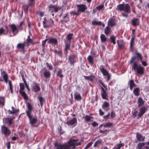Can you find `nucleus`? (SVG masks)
Masks as SVG:
<instances>
[{
	"instance_id": "obj_1",
	"label": "nucleus",
	"mask_w": 149,
	"mask_h": 149,
	"mask_svg": "<svg viewBox=\"0 0 149 149\" xmlns=\"http://www.w3.org/2000/svg\"><path fill=\"white\" fill-rule=\"evenodd\" d=\"M137 56H134L131 58L130 61L131 64L132 70H134L136 74H142L144 73V69L141 66L139 62L140 59L142 60V57L141 54L137 52H136Z\"/></svg>"
},
{
	"instance_id": "obj_2",
	"label": "nucleus",
	"mask_w": 149,
	"mask_h": 149,
	"mask_svg": "<svg viewBox=\"0 0 149 149\" xmlns=\"http://www.w3.org/2000/svg\"><path fill=\"white\" fill-rule=\"evenodd\" d=\"M78 139H71L67 143L57 146L56 149H75V146L81 145V142H77Z\"/></svg>"
},
{
	"instance_id": "obj_3",
	"label": "nucleus",
	"mask_w": 149,
	"mask_h": 149,
	"mask_svg": "<svg viewBox=\"0 0 149 149\" xmlns=\"http://www.w3.org/2000/svg\"><path fill=\"white\" fill-rule=\"evenodd\" d=\"M32 109V106L31 104L29 103H28L27 109L26 112V115L29 118L30 123L32 126L34 127V124L37 122V120L36 117H33L31 115Z\"/></svg>"
},
{
	"instance_id": "obj_4",
	"label": "nucleus",
	"mask_w": 149,
	"mask_h": 149,
	"mask_svg": "<svg viewBox=\"0 0 149 149\" xmlns=\"http://www.w3.org/2000/svg\"><path fill=\"white\" fill-rule=\"evenodd\" d=\"M117 8L120 11H123L127 13L130 12V7L128 4H120L117 6Z\"/></svg>"
},
{
	"instance_id": "obj_5",
	"label": "nucleus",
	"mask_w": 149,
	"mask_h": 149,
	"mask_svg": "<svg viewBox=\"0 0 149 149\" xmlns=\"http://www.w3.org/2000/svg\"><path fill=\"white\" fill-rule=\"evenodd\" d=\"M10 30L8 31L7 34L10 37L15 36L18 33V30L15 24H11L10 26Z\"/></svg>"
},
{
	"instance_id": "obj_6",
	"label": "nucleus",
	"mask_w": 149,
	"mask_h": 149,
	"mask_svg": "<svg viewBox=\"0 0 149 149\" xmlns=\"http://www.w3.org/2000/svg\"><path fill=\"white\" fill-rule=\"evenodd\" d=\"M77 123V119L74 117L67 121L66 124L69 127H74L76 125Z\"/></svg>"
},
{
	"instance_id": "obj_7",
	"label": "nucleus",
	"mask_w": 149,
	"mask_h": 149,
	"mask_svg": "<svg viewBox=\"0 0 149 149\" xmlns=\"http://www.w3.org/2000/svg\"><path fill=\"white\" fill-rule=\"evenodd\" d=\"M149 142L140 143L138 144L137 149H149Z\"/></svg>"
},
{
	"instance_id": "obj_8",
	"label": "nucleus",
	"mask_w": 149,
	"mask_h": 149,
	"mask_svg": "<svg viewBox=\"0 0 149 149\" xmlns=\"http://www.w3.org/2000/svg\"><path fill=\"white\" fill-rule=\"evenodd\" d=\"M1 130L2 134H4L6 136H8L10 133V130L7 127L3 125L2 126Z\"/></svg>"
},
{
	"instance_id": "obj_9",
	"label": "nucleus",
	"mask_w": 149,
	"mask_h": 149,
	"mask_svg": "<svg viewBox=\"0 0 149 149\" xmlns=\"http://www.w3.org/2000/svg\"><path fill=\"white\" fill-rule=\"evenodd\" d=\"M44 21H43L42 23L43 27L44 28H46L50 27L54 24V22L52 19H50L49 22V24H46L45 23L47 22V19L46 18H44Z\"/></svg>"
},
{
	"instance_id": "obj_10",
	"label": "nucleus",
	"mask_w": 149,
	"mask_h": 149,
	"mask_svg": "<svg viewBox=\"0 0 149 149\" xmlns=\"http://www.w3.org/2000/svg\"><path fill=\"white\" fill-rule=\"evenodd\" d=\"M77 11L79 12H84L86 9V7L84 4L77 5Z\"/></svg>"
},
{
	"instance_id": "obj_11",
	"label": "nucleus",
	"mask_w": 149,
	"mask_h": 149,
	"mask_svg": "<svg viewBox=\"0 0 149 149\" xmlns=\"http://www.w3.org/2000/svg\"><path fill=\"white\" fill-rule=\"evenodd\" d=\"M147 109V108L145 107H143L141 108L139 110L138 117H141L145 113Z\"/></svg>"
},
{
	"instance_id": "obj_12",
	"label": "nucleus",
	"mask_w": 149,
	"mask_h": 149,
	"mask_svg": "<svg viewBox=\"0 0 149 149\" xmlns=\"http://www.w3.org/2000/svg\"><path fill=\"white\" fill-rule=\"evenodd\" d=\"M48 8L50 11L52 12L54 11L55 12H57L59 9V7L57 6L51 4L49 5Z\"/></svg>"
},
{
	"instance_id": "obj_13",
	"label": "nucleus",
	"mask_w": 149,
	"mask_h": 149,
	"mask_svg": "<svg viewBox=\"0 0 149 149\" xmlns=\"http://www.w3.org/2000/svg\"><path fill=\"white\" fill-rule=\"evenodd\" d=\"M76 61V57L74 55H70L69 58V62L71 65H73Z\"/></svg>"
},
{
	"instance_id": "obj_14",
	"label": "nucleus",
	"mask_w": 149,
	"mask_h": 149,
	"mask_svg": "<svg viewBox=\"0 0 149 149\" xmlns=\"http://www.w3.org/2000/svg\"><path fill=\"white\" fill-rule=\"evenodd\" d=\"M25 44L26 45L27 47H28L30 45L33 43V40L30 38V36H28L25 42Z\"/></svg>"
},
{
	"instance_id": "obj_15",
	"label": "nucleus",
	"mask_w": 149,
	"mask_h": 149,
	"mask_svg": "<svg viewBox=\"0 0 149 149\" xmlns=\"http://www.w3.org/2000/svg\"><path fill=\"white\" fill-rule=\"evenodd\" d=\"M48 43L54 45H56L58 44V41L56 39L53 38H51L48 40Z\"/></svg>"
},
{
	"instance_id": "obj_16",
	"label": "nucleus",
	"mask_w": 149,
	"mask_h": 149,
	"mask_svg": "<svg viewBox=\"0 0 149 149\" xmlns=\"http://www.w3.org/2000/svg\"><path fill=\"white\" fill-rule=\"evenodd\" d=\"M26 45V44L25 42L24 43H19L17 45V47L18 49H21L23 52H24L26 51L24 49V47Z\"/></svg>"
},
{
	"instance_id": "obj_17",
	"label": "nucleus",
	"mask_w": 149,
	"mask_h": 149,
	"mask_svg": "<svg viewBox=\"0 0 149 149\" xmlns=\"http://www.w3.org/2000/svg\"><path fill=\"white\" fill-rule=\"evenodd\" d=\"M99 69L100 71L103 74V76H106V75L109 73L105 69L103 65H100L99 68Z\"/></svg>"
},
{
	"instance_id": "obj_18",
	"label": "nucleus",
	"mask_w": 149,
	"mask_h": 149,
	"mask_svg": "<svg viewBox=\"0 0 149 149\" xmlns=\"http://www.w3.org/2000/svg\"><path fill=\"white\" fill-rule=\"evenodd\" d=\"M109 104L106 102H104L102 105V108L106 111H108L109 110Z\"/></svg>"
},
{
	"instance_id": "obj_19",
	"label": "nucleus",
	"mask_w": 149,
	"mask_h": 149,
	"mask_svg": "<svg viewBox=\"0 0 149 149\" xmlns=\"http://www.w3.org/2000/svg\"><path fill=\"white\" fill-rule=\"evenodd\" d=\"M116 22L114 19L110 18L108 22V25L111 26H114L116 24Z\"/></svg>"
},
{
	"instance_id": "obj_20",
	"label": "nucleus",
	"mask_w": 149,
	"mask_h": 149,
	"mask_svg": "<svg viewBox=\"0 0 149 149\" xmlns=\"http://www.w3.org/2000/svg\"><path fill=\"white\" fill-rule=\"evenodd\" d=\"M1 75H2V76L4 80V81L7 84L8 81V78L7 74L6 72L4 71L1 72Z\"/></svg>"
},
{
	"instance_id": "obj_21",
	"label": "nucleus",
	"mask_w": 149,
	"mask_h": 149,
	"mask_svg": "<svg viewBox=\"0 0 149 149\" xmlns=\"http://www.w3.org/2000/svg\"><path fill=\"white\" fill-rule=\"evenodd\" d=\"M101 89L102 90L101 95L102 98L103 99L107 100V94L106 91L103 87L101 88Z\"/></svg>"
},
{
	"instance_id": "obj_22",
	"label": "nucleus",
	"mask_w": 149,
	"mask_h": 149,
	"mask_svg": "<svg viewBox=\"0 0 149 149\" xmlns=\"http://www.w3.org/2000/svg\"><path fill=\"white\" fill-rule=\"evenodd\" d=\"M136 137L137 140L139 141H144L145 139V137L143 136L139 133H136Z\"/></svg>"
},
{
	"instance_id": "obj_23",
	"label": "nucleus",
	"mask_w": 149,
	"mask_h": 149,
	"mask_svg": "<svg viewBox=\"0 0 149 149\" xmlns=\"http://www.w3.org/2000/svg\"><path fill=\"white\" fill-rule=\"evenodd\" d=\"M128 84L130 85V90L132 91L133 88L136 85L134 83L133 80H131L129 81Z\"/></svg>"
},
{
	"instance_id": "obj_24",
	"label": "nucleus",
	"mask_w": 149,
	"mask_h": 149,
	"mask_svg": "<svg viewBox=\"0 0 149 149\" xmlns=\"http://www.w3.org/2000/svg\"><path fill=\"white\" fill-rule=\"evenodd\" d=\"M137 104H138V106L139 107H140L143 105L144 102L141 97H139L138 100Z\"/></svg>"
},
{
	"instance_id": "obj_25",
	"label": "nucleus",
	"mask_w": 149,
	"mask_h": 149,
	"mask_svg": "<svg viewBox=\"0 0 149 149\" xmlns=\"http://www.w3.org/2000/svg\"><path fill=\"white\" fill-rule=\"evenodd\" d=\"M132 25L134 26L138 25L139 24V21L138 19L134 18L132 20Z\"/></svg>"
},
{
	"instance_id": "obj_26",
	"label": "nucleus",
	"mask_w": 149,
	"mask_h": 149,
	"mask_svg": "<svg viewBox=\"0 0 149 149\" xmlns=\"http://www.w3.org/2000/svg\"><path fill=\"white\" fill-rule=\"evenodd\" d=\"M133 92L135 96H138L140 93L139 88L138 87L134 88L133 91Z\"/></svg>"
},
{
	"instance_id": "obj_27",
	"label": "nucleus",
	"mask_w": 149,
	"mask_h": 149,
	"mask_svg": "<svg viewBox=\"0 0 149 149\" xmlns=\"http://www.w3.org/2000/svg\"><path fill=\"white\" fill-rule=\"evenodd\" d=\"M4 121L6 123L8 124V125H10L12 123L13 119L11 118H6Z\"/></svg>"
},
{
	"instance_id": "obj_28",
	"label": "nucleus",
	"mask_w": 149,
	"mask_h": 149,
	"mask_svg": "<svg viewBox=\"0 0 149 149\" xmlns=\"http://www.w3.org/2000/svg\"><path fill=\"white\" fill-rule=\"evenodd\" d=\"M7 29L6 26L2 27L0 29V36L5 34L4 32Z\"/></svg>"
},
{
	"instance_id": "obj_29",
	"label": "nucleus",
	"mask_w": 149,
	"mask_h": 149,
	"mask_svg": "<svg viewBox=\"0 0 149 149\" xmlns=\"http://www.w3.org/2000/svg\"><path fill=\"white\" fill-rule=\"evenodd\" d=\"M74 96L75 99L77 100H79L81 99L80 94L78 92H76L74 94Z\"/></svg>"
},
{
	"instance_id": "obj_30",
	"label": "nucleus",
	"mask_w": 149,
	"mask_h": 149,
	"mask_svg": "<svg viewBox=\"0 0 149 149\" xmlns=\"http://www.w3.org/2000/svg\"><path fill=\"white\" fill-rule=\"evenodd\" d=\"M103 141L102 140L100 139L96 141L94 143V147H96L98 145L102 144Z\"/></svg>"
},
{
	"instance_id": "obj_31",
	"label": "nucleus",
	"mask_w": 149,
	"mask_h": 149,
	"mask_svg": "<svg viewBox=\"0 0 149 149\" xmlns=\"http://www.w3.org/2000/svg\"><path fill=\"white\" fill-rule=\"evenodd\" d=\"M70 45V43H65L64 50L65 52V54H67V51L69 49Z\"/></svg>"
},
{
	"instance_id": "obj_32",
	"label": "nucleus",
	"mask_w": 149,
	"mask_h": 149,
	"mask_svg": "<svg viewBox=\"0 0 149 149\" xmlns=\"http://www.w3.org/2000/svg\"><path fill=\"white\" fill-rule=\"evenodd\" d=\"M134 37H132L131 40L130 42V48L132 50H133V46L134 44Z\"/></svg>"
},
{
	"instance_id": "obj_33",
	"label": "nucleus",
	"mask_w": 149,
	"mask_h": 149,
	"mask_svg": "<svg viewBox=\"0 0 149 149\" xmlns=\"http://www.w3.org/2000/svg\"><path fill=\"white\" fill-rule=\"evenodd\" d=\"M33 89L34 92H37L40 90V88L38 85L35 84V86L33 87Z\"/></svg>"
},
{
	"instance_id": "obj_34",
	"label": "nucleus",
	"mask_w": 149,
	"mask_h": 149,
	"mask_svg": "<svg viewBox=\"0 0 149 149\" xmlns=\"http://www.w3.org/2000/svg\"><path fill=\"white\" fill-rule=\"evenodd\" d=\"M19 93L23 96L24 99L27 100L28 98V96L25 92L23 91H19Z\"/></svg>"
},
{
	"instance_id": "obj_35",
	"label": "nucleus",
	"mask_w": 149,
	"mask_h": 149,
	"mask_svg": "<svg viewBox=\"0 0 149 149\" xmlns=\"http://www.w3.org/2000/svg\"><path fill=\"white\" fill-rule=\"evenodd\" d=\"M117 44L120 48H122L123 47L124 45V43L122 40H119L117 41Z\"/></svg>"
},
{
	"instance_id": "obj_36",
	"label": "nucleus",
	"mask_w": 149,
	"mask_h": 149,
	"mask_svg": "<svg viewBox=\"0 0 149 149\" xmlns=\"http://www.w3.org/2000/svg\"><path fill=\"white\" fill-rule=\"evenodd\" d=\"M57 75L59 77L62 78L63 77L62 74V71L61 69H58L57 73Z\"/></svg>"
},
{
	"instance_id": "obj_37",
	"label": "nucleus",
	"mask_w": 149,
	"mask_h": 149,
	"mask_svg": "<svg viewBox=\"0 0 149 149\" xmlns=\"http://www.w3.org/2000/svg\"><path fill=\"white\" fill-rule=\"evenodd\" d=\"M44 75L46 78H48L50 77L51 73L49 71L46 70L44 72Z\"/></svg>"
},
{
	"instance_id": "obj_38",
	"label": "nucleus",
	"mask_w": 149,
	"mask_h": 149,
	"mask_svg": "<svg viewBox=\"0 0 149 149\" xmlns=\"http://www.w3.org/2000/svg\"><path fill=\"white\" fill-rule=\"evenodd\" d=\"M88 59L90 64L92 65L93 63V57L91 55L89 56L88 57Z\"/></svg>"
},
{
	"instance_id": "obj_39",
	"label": "nucleus",
	"mask_w": 149,
	"mask_h": 149,
	"mask_svg": "<svg viewBox=\"0 0 149 149\" xmlns=\"http://www.w3.org/2000/svg\"><path fill=\"white\" fill-rule=\"evenodd\" d=\"M110 31H111L109 27V26H107L106 27V28L104 30V33H105V34L106 35H107L109 34Z\"/></svg>"
},
{
	"instance_id": "obj_40",
	"label": "nucleus",
	"mask_w": 149,
	"mask_h": 149,
	"mask_svg": "<svg viewBox=\"0 0 149 149\" xmlns=\"http://www.w3.org/2000/svg\"><path fill=\"white\" fill-rule=\"evenodd\" d=\"M84 77L85 79L89 80L91 81H92L94 78V77L93 76H84Z\"/></svg>"
},
{
	"instance_id": "obj_41",
	"label": "nucleus",
	"mask_w": 149,
	"mask_h": 149,
	"mask_svg": "<svg viewBox=\"0 0 149 149\" xmlns=\"http://www.w3.org/2000/svg\"><path fill=\"white\" fill-rule=\"evenodd\" d=\"M100 39L102 42H104L107 41V39L105 36L103 34H102L100 36Z\"/></svg>"
},
{
	"instance_id": "obj_42",
	"label": "nucleus",
	"mask_w": 149,
	"mask_h": 149,
	"mask_svg": "<svg viewBox=\"0 0 149 149\" xmlns=\"http://www.w3.org/2000/svg\"><path fill=\"white\" fill-rule=\"evenodd\" d=\"M68 13H66L65 15L64 16L63 18V20H61V22H64L65 23H66L67 22H68L69 21V18H67V20H66L65 19L68 17Z\"/></svg>"
},
{
	"instance_id": "obj_43",
	"label": "nucleus",
	"mask_w": 149,
	"mask_h": 149,
	"mask_svg": "<svg viewBox=\"0 0 149 149\" xmlns=\"http://www.w3.org/2000/svg\"><path fill=\"white\" fill-rule=\"evenodd\" d=\"M113 125L112 123H107L104 125V127L109 128L111 127Z\"/></svg>"
},
{
	"instance_id": "obj_44",
	"label": "nucleus",
	"mask_w": 149,
	"mask_h": 149,
	"mask_svg": "<svg viewBox=\"0 0 149 149\" xmlns=\"http://www.w3.org/2000/svg\"><path fill=\"white\" fill-rule=\"evenodd\" d=\"M77 11H71L70 12V14L72 15L78 16L80 14Z\"/></svg>"
},
{
	"instance_id": "obj_45",
	"label": "nucleus",
	"mask_w": 149,
	"mask_h": 149,
	"mask_svg": "<svg viewBox=\"0 0 149 149\" xmlns=\"http://www.w3.org/2000/svg\"><path fill=\"white\" fill-rule=\"evenodd\" d=\"M11 108L12 109V111H11L9 110L8 111V113L10 114H13L15 113H16V110L15 109L14 107H12Z\"/></svg>"
},
{
	"instance_id": "obj_46",
	"label": "nucleus",
	"mask_w": 149,
	"mask_h": 149,
	"mask_svg": "<svg viewBox=\"0 0 149 149\" xmlns=\"http://www.w3.org/2000/svg\"><path fill=\"white\" fill-rule=\"evenodd\" d=\"M83 118H84L86 121H89L91 119V116H90L86 115L85 116H83Z\"/></svg>"
},
{
	"instance_id": "obj_47",
	"label": "nucleus",
	"mask_w": 149,
	"mask_h": 149,
	"mask_svg": "<svg viewBox=\"0 0 149 149\" xmlns=\"http://www.w3.org/2000/svg\"><path fill=\"white\" fill-rule=\"evenodd\" d=\"M123 146V143H120L116 145L113 148L114 149H120L121 147Z\"/></svg>"
},
{
	"instance_id": "obj_48",
	"label": "nucleus",
	"mask_w": 149,
	"mask_h": 149,
	"mask_svg": "<svg viewBox=\"0 0 149 149\" xmlns=\"http://www.w3.org/2000/svg\"><path fill=\"white\" fill-rule=\"evenodd\" d=\"M38 99L40 101L41 106L42 107L44 101V99L41 96L38 97Z\"/></svg>"
},
{
	"instance_id": "obj_49",
	"label": "nucleus",
	"mask_w": 149,
	"mask_h": 149,
	"mask_svg": "<svg viewBox=\"0 0 149 149\" xmlns=\"http://www.w3.org/2000/svg\"><path fill=\"white\" fill-rule=\"evenodd\" d=\"M110 39L111 40V41L114 44H115L116 43L115 42V40L116 39V38L114 36H112L111 38Z\"/></svg>"
},
{
	"instance_id": "obj_50",
	"label": "nucleus",
	"mask_w": 149,
	"mask_h": 149,
	"mask_svg": "<svg viewBox=\"0 0 149 149\" xmlns=\"http://www.w3.org/2000/svg\"><path fill=\"white\" fill-rule=\"evenodd\" d=\"M0 105L2 106L4 105V98L3 97H0Z\"/></svg>"
},
{
	"instance_id": "obj_51",
	"label": "nucleus",
	"mask_w": 149,
	"mask_h": 149,
	"mask_svg": "<svg viewBox=\"0 0 149 149\" xmlns=\"http://www.w3.org/2000/svg\"><path fill=\"white\" fill-rule=\"evenodd\" d=\"M73 35V34L72 33H70L67 36V38L68 40H71L72 38Z\"/></svg>"
},
{
	"instance_id": "obj_52",
	"label": "nucleus",
	"mask_w": 149,
	"mask_h": 149,
	"mask_svg": "<svg viewBox=\"0 0 149 149\" xmlns=\"http://www.w3.org/2000/svg\"><path fill=\"white\" fill-rule=\"evenodd\" d=\"M20 90L23 91L24 89V86L23 83H21L19 84Z\"/></svg>"
},
{
	"instance_id": "obj_53",
	"label": "nucleus",
	"mask_w": 149,
	"mask_h": 149,
	"mask_svg": "<svg viewBox=\"0 0 149 149\" xmlns=\"http://www.w3.org/2000/svg\"><path fill=\"white\" fill-rule=\"evenodd\" d=\"M8 84L9 86L10 90L11 91V92L12 93H13V91L12 88V83L11 81L10 80H8Z\"/></svg>"
},
{
	"instance_id": "obj_54",
	"label": "nucleus",
	"mask_w": 149,
	"mask_h": 149,
	"mask_svg": "<svg viewBox=\"0 0 149 149\" xmlns=\"http://www.w3.org/2000/svg\"><path fill=\"white\" fill-rule=\"evenodd\" d=\"M29 3L28 4V6H24L23 7V8H24V11H25V12L27 11L28 10V6H29V4L30 3V2L29 1Z\"/></svg>"
},
{
	"instance_id": "obj_55",
	"label": "nucleus",
	"mask_w": 149,
	"mask_h": 149,
	"mask_svg": "<svg viewBox=\"0 0 149 149\" xmlns=\"http://www.w3.org/2000/svg\"><path fill=\"white\" fill-rule=\"evenodd\" d=\"M101 24V22H96L93 21L92 22V24L93 25H100Z\"/></svg>"
},
{
	"instance_id": "obj_56",
	"label": "nucleus",
	"mask_w": 149,
	"mask_h": 149,
	"mask_svg": "<svg viewBox=\"0 0 149 149\" xmlns=\"http://www.w3.org/2000/svg\"><path fill=\"white\" fill-rule=\"evenodd\" d=\"M104 7V6L103 5H101L99 6L96 7V8L97 10H102L103 9Z\"/></svg>"
},
{
	"instance_id": "obj_57",
	"label": "nucleus",
	"mask_w": 149,
	"mask_h": 149,
	"mask_svg": "<svg viewBox=\"0 0 149 149\" xmlns=\"http://www.w3.org/2000/svg\"><path fill=\"white\" fill-rule=\"evenodd\" d=\"M92 144L93 142H91L88 143L85 146L86 148L87 149L88 148L92 145Z\"/></svg>"
},
{
	"instance_id": "obj_58",
	"label": "nucleus",
	"mask_w": 149,
	"mask_h": 149,
	"mask_svg": "<svg viewBox=\"0 0 149 149\" xmlns=\"http://www.w3.org/2000/svg\"><path fill=\"white\" fill-rule=\"evenodd\" d=\"M46 65L47 67L50 70H52V67L51 65L49 64L48 63H46Z\"/></svg>"
},
{
	"instance_id": "obj_59",
	"label": "nucleus",
	"mask_w": 149,
	"mask_h": 149,
	"mask_svg": "<svg viewBox=\"0 0 149 149\" xmlns=\"http://www.w3.org/2000/svg\"><path fill=\"white\" fill-rule=\"evenodd\" d=\"M110 116V114L109 113H108L106 116H104L103 118L106 120H107L109 118Z\"/></svg>"
},
{
	"instance_id": "obj_60",
	"label": "nucleus",
	"mask_w": 149,
	"mask_h": 149,
	"mask_svg": "<svg viewBox=\"0 0 149 149\" xmlns=\"http://www.w3.org/2000/svg\"><path fill=\"white\" fill-rule=\"evenodd\" d=\"M35 0H29L30 3L29 4V6H33L34 5V2Z\"/></svg>"
},
{
	"instance_id": "obj_61",
	"label": "nucleus",
	"mask_w": 149,
	"mask_h": 149,
	"mask_svg": "<svg viewBox=\"0 0 149 149\" xmlns=\"http://www.w3.org/2000/svg\"><path fill=\"white\" fill-rule=\"evenodd\" d=\"M99 112L100 115L101 116H102L104 114V112L102 111V110L101 109H99Z\"/></svg>"
},
{
	"instance_id": "obj_62",
	"label": "nucleus",
	"mask_w": 149,
	"mask_h": 149,
	"mask_svg": "<svg viewBox=\"0 0 149 149\" xmlns=\"http://www.w3.org/2000/svg\"><path fill=\"white\" fill-rule=\"evenodd\" d=\"M107 77V81H108L109 79H110L111 78V75L109 73L107 74L106 75Z\"/></svg>"
},
{
	"instance_id": "obj_63",
	"label": "nucleus",
	"mask_w": 149,
	"mask_h": 149,
	"mask_svg": "<svg viewBox=\"0 0 149 149\" xmlns=\"http://www.w3.org/2000/svg\"><path fill=\"white\" fill-rule=\"evenodd\" d=\"M54 52L55 53L57 54H58L61 55V54L62 52L61 51H58L56 50H55Z\"/></svg>"
},
{
	"instance_id": "obj_64",
	"label": "nucleus",
	"mask_w": 149,
	"mask_h": 149,
	"mask_svg": "<svg viewBox=\"0 0 149 149\" xmlns=\"http://www.w3.org/2000/svg\"><path fill=\"white\" fill-rule=\"evenodd\" d=\"M47 40L46 39L42 41V47H45L46 42Z\"/></svg>"
}]
</instances>
